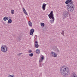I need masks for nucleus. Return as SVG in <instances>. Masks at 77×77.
<instances>
[{
	"instance_id": "obj_1",
	"label": "nucleus",
	"mask_w": 77,
	"mask_h": 77,
	"mask_svg": "<svg viewBox=\"0 0 77 77\" xmlns=\"http://www.w3.org/2000/svg\"><path fill=\"white\" fill-rule=\"evenodd\" d=\"M66 4L67 9L69 12H73L74 9V4L72 0H67L65 2Z\"/></svg>"
},
{
	"instance_id": "obj_2",
	"label": "nucleus",
	"mask_w": 77,
	"mask_h": 77,
	"mask_svg": "<svg viewBox=\"0 0 77 77\" xmlns=\"http://www.w3.org/2000/svg\"><path fill=\"white\" fill-rule=\"evenodd\" d=\"M70 70L67 67H65V66H62L60 68V72L63 76H67L69 74Z\"/></svg>"
},
{
	"instance_id": "obj_3",
	"label": "nucleus",
	"mask_w": 77,
	"mask_h": 77,
	"mask_svg": "<svg viewBox=\"0 0 77 77\" xmlns=\"http://www.w3.org/2000/svg\"><path fill=\"white\" fill-rule=\"evenodd\" d=\"M48 16L49 17V18L50 19H52V20H50V23H53V21H54V15H53V11H51V12L50 13V14H49L48 15Z\"/></svg>"
},
{
	"instance_id": "obj_4",
	"label": "nucleus",
	"mask_w": 77,
	"mask_h": 77,
	"mask_svg": "<svg viewBox=\"0 0 77 77\" xmlns=\"http://www.w3.org/2000/svg\"><path fill=\"white\" fill-rule=\"evenodd\" d=\"M8 47L6 46H2L1 47V50L2 52L5 53V52L7 51L8 50H7V49H8Z\"/></svg>"
},
{
	"instance_id": "obj_5",
	"label": "nucleus",
	"mask_w": 77,
	"mask_h": 77,
	"mask_svg": "<svg viewBox=\"0 0 77 77\" xmlns=\"http://www.w3.org/2000/svg\"><path fill=\"white\" fill-rule=\"evenodd\" d=\"M68 14H69V12L67 11H65L63 12V19H65L66 18V17H68Z\"/></svg>"
},
{
	"instance_id": "obj_6",
	"label": "nucleus",
	"mask_w": 77,
	"mask_h": 77,
	"mask_svg": "<svg viewBox=\"0 0 77 77\" xmlns=\"http://www.w3.org/2000/svg\"><path fill=\"white\" fill-rule=\"evenodd\" d=\"M35 32V30L33 29H31L30 30V35L31 36H33V33Z\"/></svg>"
},
{
	"instance_id": "obj_7",
	"label": "nucleus",
	"mask_w": 77,
	"mask_h": 77,
	"mask_svg": "<svg viewBox=\"0 0 77 77\" xmlns=\"http://www.w3.org/2000/svg\"><path fill=\"white\" fill-rule=\"evenodd\" d=\"M51 53L52 54V56L53 57H57V54L55 53V52H51Z\"/></svg>"
},
{
	"instance_id": "obj_8",
	"label": "nucleus",
	"mask_w": 77,
	"mask_h": 77,
	"mask_svg": "<svg viewBox=\"0 0 77 77\" xmlns=\"http://www.w3.org/2000/svg\"><path fill=\"white\" fill-rule=\"evenodd\" d=\"M46 6H47V4H46L44 3L43 4L42 9L43 11H45V7H46Z\"/></svg>"
},
{
	"instance_id": "obj_9",
	"label": "nucleus",
	"mask_w": 77,
	"mask_h": 77,
	"mask_svg": "<svg viewBox=\"0 0 77 77\" xmlns=\"http://www.w3.org/2000/svg\"><path fill=\"white\" fill-rule=\"evenodd\" d=\"M71 77H77V75L75 73H72L71 75Z\"/></svg>"
},
{
	"instance_id": "obj_10",
	"label": "nucleus",
	"mask_w": 77,
	"mask_h": 77,
	"mask_svg": "<svg viewBox=\"0 0 77 77\" xmlns=\"http://www.w3.org/2000/svg\"><path fill=\"white\" fill-rule=\"evenodd\" d=\"M23 11L25 14L26 15H28V14H27V11H26V10L24 8H23Z\"/></svg>"
},
{
	"instance_id": "obj_11",
	"label": "nucleus",
	"mask_w": 77,
	"mask_h": 77,
	"mask_svg": "<svg viewBox=\"0 0 77 77\" xmlns=\"http://www.w3.org/2000/svg\"><path fill=\"white\" fill-rule=\"evenodd\" d=\"M44 56H42L41 57V59H40L39 60V62H42V60H44Z\"/></svg>"
},
{
	"instance_id": "obj_12",
	"label": "nucleus",
	"mask_w": 77,
	"mask_h": 77,
	"mask_svg": "<svg viewBox=\"0 0 77 77\" xmlns=\"http://www.w3.org/2000/svg\"><path fill=\"white\" fill-rule=\"evenodd\" d=\"M8 19H9V17H4L3 20L5 21H7Z\"/></svg>"
},
{
	"instance_id": "obj_13",
	"label": "nucleus",
	"mask_w": 77,
	"mask_h": 77,
	"mask_svg": "<svg viewBox=\"0 0 77 77\" xmlns=\"http://www.w3.org/2000/svg\"><path fill=\"white\" fill-rule=\"evenodd\" d=\"M35 52L37 54H39L40 53V50L38 49H37L35 51Z\"/></svg>"
},
{
	"instance_id": "obj_14",
	"label": "nucleus",
	"mask_w": 77,
	"mask_h": 77,
	"mask_svg": "<svg viewBox=\"0 0 77 77\" xmlns=\"http://www.w3.org/2000/svg\"><path fill=\"white\" fill-rule=\"evenodd\" d=\"M28 24L29 26H30V27L32 26V23L30 21H29L28 22Z\"/></svg>"
},
{
	"instance_id": "obj_15",
	"label": "nucleus",
	"mask_w": 77,
	"mask_h": 77,
	"mask_svg": "<svg viewBox=\"0 0 77 77\" xmlns=\"http://www.w3.org/2000/svg\"><path fill=\"white\" fill-rule=\"evenodd\" d=\"M12 22V19H9L8 21V23H11Z\"/></svg>"
},
{
	"instance_id": "obj_16",
	"label": "nucleus",
	"mask_w": 77,
	"mask_h": 77,
	"mask_svg": "<svg viewBox=\"0 0 77 77\" xmlns=\"http://www.w3.org/2000/svg\"><path fill=\"white\" fill-rule=\"evenodd\" d=\"M39 45L38 44H35V48H38L39 47Z\"/></svg>"
},
{
	"instance_id": "obj_17",
	"label": "nucleus",
	"mask_w": 77,
	"mask_h": 77,
	"mask_svg": "<svg viewBox=\"0 0 77 77\" xmlns=\"http://www.w3.org/2000/svg\"><path fill=\"white\" fill-rule=\"evenodd\" d=\"M41 26L42 27H44V26H45V24H44V23H41Z\"/></svg>"
},
{
	"instance_id": "obj_18",
	"label": "nucleus",
	"mask_w": 77,
	"mask_h": 77,
	"mask_svg": "<svg viewBox=\"0 0 77 77\" xmlns=\"http://www.w3.org/2000/svg\"><path fill=\"white\" fill-rule=\"evenodd\" d=\"M11 12L12 14H14L15 13V11L14 10H12L11 11Z\"/></svg>"
},
{
	"instance_id": "obj_19",
	"label": "nucleus",
	"mask_w": 77,
	"mask_h": 77,
	"mask_svg": "<svg viewBox=\"0 0 77 77\" xmlns=\"http://www.w3.org/2000/svg\"><path fill=\"white\" fill-rule=\"evenodd\" d=\"M61 34L63 36H65V35H64V31L63 30L61 32Z\"/></svg>"
},
{
	"instance_id": "obj_20",
	"label": "nucleus",
	"mask_w": 77,
	"mask_h": 77,
	"mask_svg": "<svg viewBox=\"0 0 77 77\" xmlns=\"http://www.w3.org/2000/svg\"><path fill=\"white\" fill-rule=\"evenodd\" d=\"M18 38L19 39V41H21V36H19L18 37Z\"/></svg>"
},
{
	"instance_id": "obj_21",
	"label": "nucleus",
	"mask_w": 77,
	"mask_h": 77,
	"mask_svg": "<svg viewBox=\"0 0 77 77\" xmlns=\"http://www.w3.org/2000/svg\"><path fill=\"white\" fill-rule=\"evenodd\" d=\"M29 56H30L31 57H32L33 56V53H31V54H29Z\"/></svg>"
},
{
	"instance_id": "obj_22",
	"label": "nucleus",
	"mask_w": 77,
	"mask_h": 77,
	"mask_svg": "<svg viewBox=\"0 0 77 77\" xmlns=\"http://www.w3.org/2000/svg\"><path fill=\"white\" fill-rule=\"evenodd\" d=\"M23 54L22 53H19V54H17L18 56H20V55H21Z\"/></svg>"
},
{
	"instance_id": "obj_23",
	"label": "nucleus",
	"mask_w": 77,
	"mask_h": 77,
	"mask_svg": "<svg viewBox=\"0 0 77 77\" xmlns=\"http://www.w3.org/2000/svg\"><path fill=\"white\" fill-rule=\"evenodd\" d=\"M14 75H10L8 76V77H14Z\"/></svg>"
},
{
	"instance_id": "obj_24",
	"label": "nucleus",
	"mask_w": 77,
	"mask_h": 77,
	"mask_svg": "<svg viewBox=\"0 0 77 77\" xmlns=\"http://www.w3.org/2000/svg\"><path fill=\"white\" fill-rule=\"evenodd\" d=\"M32 50H29V53H32Z\"/></svg>"
},
{
	"instance_id": "obj_25",
	"label": "nucleus",
	"mask_w": 77,
	"mask_h": 77,
	"mask_svg": "<svg viewBox=\"0 0 77 77\" xmlns=\"http://www.w3.org/2000/svg\"><path fill=\"white\" fill-rule=\"evenodd\" d=\"M35 44H38V42L37 41H35Z\"/></svg>"
},
{
	"instance_id": "obj_26",
	"label": "nucleus",
	"mask_w": 77,
	"mask_h": 77,
	"mask_svg": "<svg viewBox=\"0 0 77 77\" xmlns=\"http://www.w3.org/2000/svg\"><path fill=\"white\" fill-rule=\"evenodd\" d=\"M39 67H41V63H40V64L39 65Z\"/></svg>"
},
{
	"instance_id": "obj_27",
	"label": "nucleus",
	"mask_w": 77,
	"mask_h": 77,
	"mask_svg": "<svg viewBox=\"0 0 77 77\" xmlns=\"http://www.w3.org/2000/svg\"><path fill=\"white\" fill-rule=\"evenodd\" d=\"M9 17V18H11V17Z\"/></svg>"
},
{
	"instance_id": "obj_28",
	"label": "nucleus",
	"mask_w": 77,
	"mask_h": 77,
	"mask_svg": "<svg viewBox=\"0 0 77 77\" xmlns=\"http://www.w3.org/2000/svg\"><path fill=\"white\" fill-rule=\"evenodd\" d=\"M35 36H36V37H37V35H35Z\"/></svg>"
},
{
	"instance_id": "obj_29",
	"label": "nucleus",
	"mask_w": 77,
	"mask_h": 77,
	"mask_svg": "<svg viewBox=\"0 0 77 77\" xmlns=\"http://www.w3.org/2000/svg\"><path fill=\"white\" fill-rule=\"evenodd\" d=\"M58 52H59V50H58Z\"/></svg>"
},
{
	"instance_id": "obj_30",
	"label": "nucleus",
	"mask_w": 77,
	"mask_h": 77,
	"mask_svg": "<svg viewBox=\"0 0 77 77\" xmlns=\"http://www.w3.org/2000/svg\"><path fill=\"white\" fill-rule=\"evenodd\" d=\"M42 65H44V64H42Z\"/></svg>"
}]
</instances>
